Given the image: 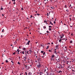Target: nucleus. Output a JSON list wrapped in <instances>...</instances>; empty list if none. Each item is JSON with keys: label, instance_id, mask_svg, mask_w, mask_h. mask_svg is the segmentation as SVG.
<instances>
[{"label": "nucleus", "instance_id": "nucleus-25", "mask_svg": "<svg viewBox=\"0 0 75 75\" xmlns=\"http://www.w3.org/2000/svg\"><path fill=\"white\" fill-rule=\"evenodd\" d=\"M22 54H24V51H23L22 52Z\"/></svg>", "mask_w": 75, "mask_h": 75}, {"label": "nucleus", "instance_id": "nucleus-58", "mask_svg": "<svg viewBox=\"0 0 75 75\" xmlns=\"http://www.w3.org/2000/svg\"><path fill=\"white\" fill-rule=\"evenodd\" d=\"M13 4H16V2H14L13 3Z\"/></svg>", "mask_w": 75, "mask_h": 75}, {"label": "nucleus", "instance_id": "nucleus-46", "mask_svg": "<svg viewBox=\"0 0 75 75\" xmlns=\"http://www.w3.org/2000/svg\"><path fill=\"white\" fill-rule=\"evenodd\" d=\"M11 62H12V63H13V64H14V62H13V61H11Z\"/></svg>", "mask_w": 75, "mask_h": 75}, {"label": "nucleus", "instance_id": "nucleus-40", "mask_svg": "<svg viewBox=\"0 0 75 75\" xmlns=\"http://www.w3.org/2000/svg\"><path fill=\"white\" fill-rule=\"evenodd\" d=\"M32 17H33V16H32V15H31L30 18H32Z\"/></svg>", "mask_w": 75, "mask_h": 75}, {"label": "nucleus", "instance_id": "nucleus-23", "mask_svg": "<svg viewBox=\"0 0 75 75\" xmlns=\"http://www.w3.org/2000/svg\"><path fill=\"white\" fill-rule=\"evenodd\" d=\"M8 62V60H6V62L7 63V62Z\"/></svg>", "mask_w": 75, "mask_h": 75}, {"label": "nucleus", "instance_id": "nucleus-20", "mask_svg": "<svg viewBox=\"0 0 75 75\" xmlns=\"http://www.w3.org/2000/svg\"><path fill=\"white\" fill-rule=\"evenodd\" d=\"M70 42L71 44L72 43V40H71L70 41Z\"/></svg>", "mask_w": 75, "mask_h": 75}, {"label": "nucleus", "instance_id": "nucleus-62", "mask_svg": "<svg viewBox=\"0 0 75 75\" xmlns=\"http://www.w3.org/2000/svg\"><path fill=\"white\" fill-rule=\"evenodd\" d=\"M50 0V1H51V2H52V0Z\"/></svg>", "mask_w": 75, "mask_h": 75}, {"label": "nucleus", "instance_id": "nucleus-14", "mask_svg": "<svg viewBox=\"0 0 75 75\" xmlns=\"http://www.w3.org/2000/svg\"><path fill=\"white\" fill-rule=\"evenodd\" d=\"M75 59H73V60L72 61V62H75Z\"/></svg>", "mask_w": 75, "mask_h": 75}, {"label": "nucleus", "instance_id": "nucleus-45", "mask_svg": "<svg viewBox=\"0 0 75 75\" xmlns=\"http://www.w3.org/2000/svg\"><path fill=\"white\" fill-rule=\"evenodd\" d=\"M47 16H49V15H48V13H47Z\"/></svg>", "mask_w": 75, "mask_h": 75}, {"label": "nucleus", "instance_id": "nucleus-36", "mask_svg": "<svg viewBox=\"0 0 75 75\" xmlns=\"http://www.w3.org/2000/svg\"><path fill=\"white\" fill-rule=\"evenodd\" d=\"M15 54H16V52H14L13 53V55H15Z\"/></svg>", "mask_w": 75, "mask_h": 75}, {"label": "nucleus", "instance_id": "nucleus-44", "mask_svg": "<svg viewBox=\"0 0 75 75\" xmlns=\"http://www.w3.org/2000/svg\"><path fill=\"white\" fill-rule=\"evenodd\" d=\"M45 52H44V53L43 54V55H45Z\"/></svg>", "mask_w": 75, "mask_h": 75}, {"label": "nucleus", "instance_id": "nucleus-50", "mask_svg": "<svg viewBox=\"0 0 75 75\" xmlns=\"http://www.w3.org/2000/svg\"><path fill=\"white\" fill-rule=\"evenodd\" d=\"M73 71H74V72H75V71L74 70H72V72H73Z\"/></svg>", "mask_w": 75, "mask_h": 75}, {"label": "nucleus", "instance_id": "nucleus-54", "mask_svg": "<svg viewBox=\"0 0 75 75\" xmlns=\"http://www.w3.org/2000/svg\"><path fill=\"white\" fill-rule=\"evenodd\" d=\"M61 68H62H62H64V67H63L62 66Z\"/></svg>", "mask_w": 75, "mask_h": 75}, {"label": "nucleus", "instance_id": "nucleus-61", "mask_svg": "<svg viewBox=\"0 0 75 75\" xmlns=\"http://www.w3.org/2000/svg\"><path fill=\"white\" fill-rule=\"evenodd\" d=\"M2 16H4V15L3 14H2Z\"/></svg>", "mask_w": 75, "mask_h": 75}, {"label": "nucleus", "instance_id": "nucleus-11", "mask_svg": "<svg viewBox=\"0 0 75 75\" xmlns=\"http://www.w3.org/2000/svg\"><path fill=\"white\" fill-rule=\"evenodd\" d=\"M28 75H32V73L31 72H29L28 73Z\"/></svg>", "mask_w": 75, "mask_h": 75}, {"label": "nucleus", "instance_id": "nucleus-37", "mask_svg": "<svg viewBox=\"0 0 75 75\" xmlns=\"http://www.w3.org/2000/svg\"><path fill=\"white\" fill-rule=\"evenodd\" d=\"M69 68L70 69H72V67H70Z\"/></svg>", "mask_w": 75, "mask_h": 75}, {"label": "nucleus", "instance_id": "nucleus-18", "mask_svg": "<svg viewBox=\"0 0 75 75\" xmlns=\"http://www.w3.org/2000/svg\"><path fill=\"white\" fill-rule=\"evenodd\" d=\"M49 31H51V28H49Z\"/></svg>", "mask_w": 75, "mask_h": 75}, {"label": "nucleus", "instance_id": "nucleus-42", "mask_svg": "<svg viewBox=\"0 0 75 75\" xmlns=\"http://www.w3.org/2000/svg\"><path fill=\"white\" fill-rule=\"evenodd\" d=\"M43 52H44L43 51H41V53H43Z\"/></svg>", "mask_w": 75, "mask_h": 75}, {"label": "nucleus", "instance_id": "nucleus-6", "mask_svg": "<svg viewBox=\"0 0 75 75\" xmlns=\"http://www.w3.org/2000/svg\"><path fill=\"white\" fill-rule=\"evenodd\" d=\"M29 52H30V54H31V53L33 51H31V49H30V50H29Z\"/></svg>", "mask_w": 75, "mask_h": 75}, {"label": "nucleus", "instance_id": "nucleus-49", "mask_svg": "<svg viewBox=\"0 0 75 75\" xmlns=\"http://www.w3.org/2000/svg\"><path fill=\"white\" fill-rule=\"evenodd\" d=\"M57 53H58V54H59L60 52H59V51Z\"/></svg>", "mask_w": 75, "mask_h": 75}, {"label": "nucleus", "instance_id": "nucleus-32", "mask_svg": "<svg viewBox=\"0 0 75 75\" xmlns=\"http://www.w3.org/2000/svg\"><path fill=\"white\" fill-rule=\"evenodd\" d=\"M49 48V46H47V47L46 48V49H48Z\"/></svg>", "mask_w": 75, "mask_h": 75}, {"label": "nucleus", "instance_id": "nucleus-21", "mask_svg": "<svg viewBox=\"0 0 75 75\" xmlns=\"http://www.w3.org/2000/svg\"><path fill=\"white\" fill-rule=\"evenodd\" d=\"M58 48V47L57 45L56 47V48Z\"/></svg>", "mask_w": 75, "mask_h": 75}, {"label": "nucleus", "instance_id": "nucleus-43", "mask_svg": "<svg viewBox=\"0 0 75 75\" xmlns=\"http://www.w3.org/2000/svg\"><path fill=\"white\" fill-rule=\"evenodd\" d=\"M2 32H4V29H3L2 30Z\"/></svg>", "mask_w": 75, "mask_h": 75}, {"label": "nucleus", "instance_id": "nucleus-30", "mask_svg": "<svg viewBox=\"0 0 75 75\" xmlns=\"http://www.w3.org/2000/svg\"><path fill=\"white\" fill-rule=\"evenodd\" d=\"M46 33H50V32H49V31H47Z\"/></svg>", "mask_w": 75, "mask_h": 75}, {"label": "nucleus", "instance_id": "nucleus-53", "mask_svg": "<svg viewBox=\"0 0 75 75\" xmlns=\"http://www.w3.org/2000/svg\"><path fill=\"white\" fill-rule=\"evenodd\" d=\"M19 49H21V46H19Z\"/></svg>", "mask_w": 75, "mask_h": 75}, {"label": "nucleus", "instance_id": "nucleus-9", "mask_svg": "<svg viewBox=\"0 0 75 75\" xmlns=\"http://www.w3.org/2000/svg\"><path fill=\"white\" fill-rule=\"evenodd\" d=\"M64 35L63 34H62V36H61L60 37V38H63V37H64Z\"/></svg>", "mask_w": 75, "mask_h": 75}, {"label": "nucleus", "instance_id": "nucleus-16", "mask_svg": "<svg viewBox=\"0 0 75 75\" xmlns=\"http://www.w3.org/2000/svg\"><path fill=\"white\" fill-rule=\"evenodd\" d=\"M17 51L18 52H20V50H19V49H18V50H17Z\"/></svg>", "mask_w": 75, "mask_h": 75}, {"label": "nucleus", "instance_id": "nucleus-33", "mask_svg": "<svg viewBox=\"0 0 75 75\" xmlns=\"http://www.w3.org/2000/svg\"><path fill=\"white\" fill-rule=\"evenodd\" d=\"M47 69H45L44 70V72H46V70Z\"/></svg>", "mask_w": 75, "mask_h": 75}, {"label": "nucleus", "instance_id": "nucleus-19", "mask_svg": "<svg viewBox=\"0 0 75 75\" xmlns=\"http://www.w3.org/2000/svg\"><path fill=\"white\" fill-rule=\"evenodd\" d=\"M52 57V58H54V57H55V55H54V54H53Z\"/></svg>", "mask_w": 75, "mask_h": 75}, {"label": "nucleus", "instance_id": "nucleus-3", "mask_svg": "<svg viewBox=\"0 0 75 75\" xmlns=\"http://www.w3.org/2000/svg\"><path fill=\"white\" fill-rule=\"evenodd\" d=\"M56 61H57V63H58V62H59L60 61V59H56Z\"/></svg>", "mask_w": 75, "mask_h": 75}, {"label": "nucleus", "instance_id": "nucleus-60", "mask_svg": "<svg viewBox=\"0 0 75 75\" xmlns=\"http://www.w3.org/2000/svg\"><path fill=\"white\" fill-rule=\"evenodd\" d=\"M43 46V45H41V47H42Z\"/></svg>", "mask_w": 75, "mask_h": 75}, {"label": "nucleus", "instance_id": "nucleus-55", "mask_svg": "<svg viewBox=\"0 0 75 75\" xmlns=\"http://www.w3.org/2000/svg\"><path fill=\"white\" fill-rule=\"evenodd\" d=\"M67 69L68 70V71H69V67L68 68V69L67 68Z\"/></svg>", "mask_w": 75, "mask_h": 75}, {"label": "nucleus", "instance_id": "nucleus-8", "mask_svg": "<svg viewBox=\"0 0 75 75\" xmlns=\"http://www.w3.org/2000/svg\"><path fill=\"white\" fill-rule=\"evenodd\" d=\"M50 75H54V73L52 72V73H50Z\"/></svg>", "mask_w": 75, "mask_h": 75}, {"label": "nucleus", "instance_id": "nucleus-15", "mask_svg": "<svg viewBox=\"0 0 75 75\" xmlns=\"http://www.w3.org/2000/svg\"><path fill=\"white\" fill-rule=\"evenodd\" d=\"M40 75H42V72H40L39 73Z\"/></svg>", "mask_w": 75, "mask_h": 75}, {"label": "nucleus", "instance_id": "nucleus-24", "mask_svg": "<svg viewBox=\"0 0 75 75\" xmlns=\"http://www.w3.org/2000/svg\"><path fill=\"white\" fill-rule=\"evenodd\" d=\"M18 64L19 65H20L21 64L20 63V62H18Z\"/></svg>", "mask_w": 75, "mask_h": 75}, {"label": "nucleus", "instance_id": "nucleus-51", "mask_svg": "<svg viewBox=\"0 0 75 75\" xmlns=\"http://www.w3.org/2000/svg\"><path fill=\"white\" fill-rule=\"evenodd\" d=\"M69 17H71V16H72V15H69Z\"/></svg>", "mask_w": 75, "mask_h": 75}, {"label": "nucleus", "instance_id": "nucleus-41", "mask_svg": "<svg viewBox=\"0 0 75 75\" xmlns=\"http://www.w3.org/2000/svg\"><path fill=\"white\" fill-rule=\"evenodd\" d=\"M37 16H40V14H38V13H37Z\"/></svg>", "mask_w": 75, "mask_h": 75}, {"label": "nucleus", "instance_id": "nucleus-31", "mask_svg": "<svg viewBox=\"0 0 75 75\" xmlns=\"http://www.w3.org/2000/svg\"><path fill=\"white\" fill-rule=\"evenodd\" d=\"M61 54L62 55H63V56L64 55V54L62 53H61Z\"/></svg>", "mask_w": 75, "mask_h": 75}, {"label": "nucleus", "instance_id": "nucleus-28", "mask_svg": "<svg viewBox=\"0 0 75 75\" xmlns=\"http://www.w3.org/2000/svg\"><path fill=\"white\" fill-rule=\"evenodd\" d=\"M1 10H3V8H2V6H1Z\"/></svg>", "mask_w": 75, "mask_h": 75}, {"label": "nucleus", "instance_id": "nucleus-56", "mask_svg": "<svg viewBox=\"0 0 75 75\" xmlns=\"http://www.w3.org/2000/svg\"><path fill=\"white\" fill-rule=\"evenodd\" d=\"M68 64V62H67V64Z\"/></svg>", "mask_w": 75, "mask_h": 75}, {"label": "nucleus", "instance_id": "nucleus-59", "mask_svg": "<svg viewBox=\"0 0 75 75\" xmlns=\"http://www.w3.org/2000/svg\"><path fill=\"white\" fill-rule=\"evenodd\" d=\"M28 53V51H27V52H26L27 54Z\"/></svg>", "mask_w": 75, "mask_h": 75}, {"label": "nucleus", "instance_id": "nucleus-17", "mask_svg": "<svg viewBox=\"0 0 75 75\" xmlns=\"http://www.w3.org/2000/svg\"><path fill=\"white\" fill-rule=\"evenodd\" d=\"M23 50H24V51H25V50H26V49L25 48H23Z\"/></svg>", "mask_w": 75, "mask_h": 75}, {"label": "nucleus", "instance_id": "nucleus-27", "mask_svg": "<svg viewBox=\"0 0 75 75\" xmlns=\"http://www.w3.org/2000/svg\"><path fill=\"white\" fill-rule=\"evenodd\" d=\"M43 28H44V29L46 28V26H43Z\"/></svg>", "mask_w": 75, "mask_h": 75}, {"label": "nucleus", "instance_id": "nucleus-29", "mask_svg": "<svg viewBox=\"0 0 75 75\" xmlns=\"http://www.w3.org/2000/svg\"><path fill=\"white\" fill-rule=\"evenodd\" d=\"M60 72H61V73L62 72V71H61V70H60V71H59V73H60Z\"/></svg>", "mask_w": 75, "mask_h": 75}, {"label": "nucleus", "instance_id": "nucleus-47", "mask_svg": "<svg viewBox=\"0 0 75 75\" xmlns=\"http://www.w3.org/2000/svg\"><path fill=\"white\" fill-rule=\"evenodd\" d=\"M56 23V22H55V21H54V24H55V23Z\"/></svg>", "mask_w": 75, "mask_h": 75}, {"label": "nucleus", "instance_id": "nucleus-26", "mask_svg": "<svg viewBox=\"0 0 75 75\" xmlns=\"http://www.w3.org/2000/svg\"><path fill=\"white\" fill-rule=\"evenodd\" d=\"M60 69H62L61 67H62V65H60Z\"/></svg>", "mask_w": 75, "mask_h": 75}, {"label": "nucleus", "instance_id": "nucleus-34", "mask_svg": "<svg viewBox=\"0 0 75 75\" xmlns=\"http://www.w3.org/2000/svg\"><path fill=\"white\" fill-rule=\"evenodd\" d=\"M25 73L26 75H27V72H25Z\"/></svg>", "mask_w": 75, "mask_h": 75}, {"label": "nucleus", "instance_id": "nucleus-4", "mask_svg": "<svg viewBox=\"0 0 75 75\" xmlns=\"http://www.w3.org/2000/svg\"><path fill=\"white\" fill-rule=\"evenodd\" d=\"M61 64H59V63H58L57 64H56L57 65V68H58L59 67V66H60Z\"/></svg>", "mask_w": 75, "mask_h": 75}, {"label": "nucleus", "instance_id": "nucleus-5", "mask_svg": "<svg viewBox=\"0 0 75 75\" xmlns=\"http://www.w3.org/2000/svg\"><path fill=\"white\" fill-rule=\"evenodd\" d=\"M30 42V41L29 40L28 42V43L26 44V45H29Z\"/></svg>", "mask_w": 75, "mask_h": 75}, {"label": "nucleus", "instance_id": "nucleus-48", "mask_svg": "<svg viewBox=\"0 0 75 75\" xmlns=\"http://www.w3.org/2000/svg\"><path fill=\"white\" fill-rule=\"evenodd\" d=\"M49 52H51V51L50 50H49Z\"/></svg>", "mask_w": 75, "mask_h": 75}, {"label": "nucleus", "instance_id": "nucleus-57", "mask_svg": "<svg viewBox=\"0 0 75 75\" xmlns=\"http://www.w3.org/2000/svg\"><path fill=\"white\" fill-rule=\"evenodd\" d=\"M38 43V42H35V44H37Z\"/></svg>", "mask_w": 75, "mask_h": 75}, {"label": "nucleus", "instance_id": "nucleus-35", "mask_svg": "<svg viewBox=\"0 0 75 75\" xmlns=\"http://www.w3.org/2000/svg\"><path fill=\"white\" fill-rule=\"evenodd\" d=\"M49 27H50V28H52V26H49Z\"/></svg>", "mask_w": 75, "mask_h": 75}, {"label": "nucleus", "instance_id": "nucleus-1", "mask_svg": "<svg viewBox=\"0 0 75 75\" xmlns=\"http://www.w3.org/2000/svg\"><path fill=\"white\" fill-rule=\"evenodd\" d=\"M37 67L38 68H40V67H41V64L39 63V64H38Z\"/></svg>", "mask_w": 75, "mask_h": 75}, {"label": "nucleus", "instance_id": "nucleus-10", "mask_svg": "<svg viewBox=\"0 0 75 75\" xmlns=\"http://www.w3.org/2000/svg\"><path fill=\"white\" fill-rule=\"evenodd\" d=\"M62 41V39H61H61H60L59 40V42H61Z\"/></svg>", "mask_w": 75, "mask_h": 75}, {"label": "nucleus", "instance_id": "nucleus-13", "mask_svg": "<svg viewBox=\"0 0 75 75\" xmlns=\"http://www.w3.org/2000/svg\"><path fill=\"white\" fill-rule=\"evenodd\" d=\"M51 24L52 25H53V23H52V22L50 21V24Z\"/></svg>", "mask_w": 75, "mask_h": 75}, {"label": "nucleus", "instance_id": "nucleus-22", "mask_svg": "<svg viewBox=\"0 0 75 75\" xmlns=\"http://www.w3.org/2000/svg\"><path fill=\"white\" fill-rule=\"evenodd\" d=\"M46 73H47V75H49V73H48V72H47Z\"/></svg>", "mask_w": 75, "mask_h": 75}, {"label": "nucleus", "instance_id": "nucleus-63", "mask_svg": "<svg viewBox=\"0 0 75 75\" xmlns=\"http://www.w3.org/2000/svg\"><path fill=\"white\" fill-rule=\"evenodd\" d=\"M44 23H45L46 22V21H44Z\"/></svg>", "mask_w": 75, "mask_h": 75}, {"label": "nucleus", "instance_id": "nucleus-39", "mask_svg": "<svg viewBox=\"0 0 75 75\" xmlns=\"http://www.w3.org/2000/svg\"><path fill=\"white\" fill-rule=\"evenodd\" d=\"M12 1H14V2H15V0H12Z\"/></svg>", "mask_w": 75, "mask_h": 75}, {"label": "nucleus", "instance_id": "nucleus-2", "mask_svg": "<svg viewBox=\"0 0 75 75\" xmlns=\"http://www.w3.org/2000/svg\"><path fill=\"white\" fill-rule=\"evenodd\" d=\"M24 67H25V68H26V69H28V66L27 64H26V65H25Z\"/></svg>", "mask_w": 75, "mask_h": 75}, {"label": "nucleus", "instance_id": "nucleus-7", "mask_svg": "<svg viewBox=\"0 0 75 75\" xmlns=\"http://www.w3.org/2000/svg\"><path fill=\"white\" fill-rule=\"evenodd\" d=\"M24 59H24V61H26V59H27V57H26V56H25L24 57Z\"/></svg>", "mask_w": 75, "mask_h": 75}, {"label": "nucleus", "instance_id": "nucleus-64", "mask_svg": "<svg viewBox=\"0 0 75 75\" xmlns=\"http://www.w3.org/2000/svg\"><path fill=\"white\" fill-rule=\"evenodd\" d=\"M66 11H68V10H66Z\"/></svg>", "mask_w": 75, "mask_h": 75}, {"label": "nucleus", "instance_id": "nucleus-52", "mask_svg": "<svg viewBox=\"0 0 75 75\" xmlns=\"http://www.w3.org/2000/svg\"><path fill=\"white\" fill-rule=\"evenodd\" d=\"M21 10H23V8H21Z\"/></svg>", "mask_w": 75, "mask_h": 75}, {"label": "nucleus", "instance_id": "nucleus-38", "mask_svg": "<svg viewBox=\"0 0 75 75\" xmlns=\"http://www.w3.org/2000/svg\"><path fill=\"white\" fill-rule=\"evenodd\" d=\"M58 68H59V69H61V68L60 67V66H59V67H58Z\"/></svg>", "mask_w": 75, "mask_h": 75}, {"label": "nucleus", "instance_id": "nucleus-12", "mask_svg": "<svg viewBox=\"0 0 75 75\" xmlns=\"http://www.w3.org/2000/svg\"><path fill=\"white\" fill-rule=\"evenodd\" d=\"M38 61H41V58H40L39 57L38 58Z\"/></svg>", "mask_w": 75, "mask_h": 75}]
</instances>
